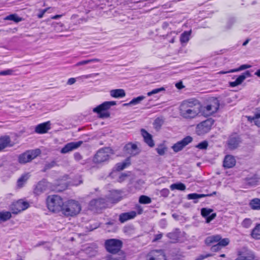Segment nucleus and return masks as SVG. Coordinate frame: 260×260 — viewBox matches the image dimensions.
Wrapping results in <instances>:
<instances>
[{"label":"nucleus","mask_w":260,"mask_h":260,"mask_svg":"<svg viewBox=\"0 0 260 260\" xmlns=\"http://www.w3.org/2000/svg\"><path fill=\"white\" fill-rule=\"evenodd\" d=\"M81 207L78 201L69 200L64 203L61 212L66 216H74L81 211Z\"/></svg>","instance_id":"nucleus-1"},{"label":"nucleus","mask_w":260,"mask_h":260,"mask_svg":"<svg viewBox=\"0 0 260 260\" xmlns=\"http://www.w3.org/2000/svg\"><path fill=\"white\" fill-rule=\"evenodd\" d=\"M48 209L53 212L61 211L64 203L60 197L57 195L48 196L46 200Z\"/></svg>","instance_id":"nucleus-2"},{"label":"nucleus","mask_w":260,"mask_h":260,"mask_svg":"<svg viewBox=\"0 0 260 260\" xmlns=\"http://www.w3.org/2000/svg\"><path fill=\"white\" fill-rule=\"evenodd\" d=\"M116 104V102L115 101H106L93 108V112L98 114L101 118H109L110 114L106 111Z\"/></svg>","instance_id":"nucleus-3"},{"label":"nucleus","mask_w":260,"mask_h":260,"mask_svg":"<svg viewBox=\"0 0 260 260\" xmlns=\"http://www.w3.org/2000/svg\"><path fill=\"white\" fill-rule=\"evenodd\" d=\"M122 245V241L117 239H109L105 241V247L106 250L112 254H116L119 252Z\"/></svg>","instance_id":"nucleus-4"},{"label":"nucleus","mask_w":260,"mask_h":260,"mask_svg":"<svg viewBox=\"0 0 260 260\" xmlns=\"http://www.w3.org/2000/svg\"><path fill=\"white\" fill-rule=\"evenodd\" d=\"M113 154V150L109 147L100 149L95 154L93 161L96 164H101L109 160L110 156Z\"/></svg>","instance_id":"nucleus-5"},{"label":"nucleus","mask_w":260,"mask_h":260,"mask_svg":"<svg viewBox=\"0 0 260 260\" xmlns=\"http://www.w3.org/2000/svg\"><path fill=\"white\" fill-rule=\"evenodd\" d=\"M40 153L41 151L39 149L26 151L19 155L18 161L21 164H25L35 158Z\"/></svg>","instance_id":"nucleus-6"},{"label":"nucleus","mask_w":260,"mask_h":260,"mask_svg":"<svg viewBox=\"0 0 260 260\" xmlns=\"http://www.w3.org/2000/svg\"><path fill=\"white\" fill-rule=\"evenodd\" d=\"M214 122V120L210 118L198 124L196 129L197 134L200 136L209 132Z\"/></svg>","instance_id":"nucleus-7"},{"label":"nucleus","mask_w":260,"mask_h":260,"mask_svg":"<svg viewBox=\"0 0 260 260\" xmlns=\"http://www.w3.org/2000/svg\"><path fill=\"white\" fill-rule=\"evenodd\" d=\"M107 200L105 198H99L92 200L89 203V208L91 210L98 211L107 207Z\"/></svg>","instance_id":"nucleus-8"},{"label":"nucleus","mask_w":260,"mask_h":260,"mask_svg":"<svg viewBox=\"0 0 260 260\" xmlns=\"http://www.w3.org/2000/svg\"><path fill=\"white\" fill-rule=\"evenodd\" d=\"M219 107V104L218 101L215 100L212 104L207 105L206 106H201V112L205 116H210L217 112Z\"/></svg>","instance_id":"nucleus-9"},{"label":"nucleus","mask_w":260,"mask_h":260,"mask_svg":"<svg viewBox=\"0 0 260 260\" xmlns=\"http://www.w3.org/2000/svg\"><path fill=\"white\" fill-rule=\"evenodd\" d=\"M181 105L189 109H193V111H196L197 112H201V105L199 101L195 99H190L183 101Z\"/></svg>","instance_id":"nucleus-10"},{"label":"nucleus","mask_w":260,"mask_h":260,"mask_svg":"<svg viewBox=\"0 0 260 260\" xmlns=\"http://www.w3.org/2000/svg\"><path fill=\"white\" fill-rule=\"evenodd\" d=\"M192 141L193 138L190 136H187L181 141H178L174 144L172 146V148L175 152H178L182 150L185 146L190 143Z\"/></svg>","instance_id":"nucleus-11"},{"label":"nucleus","mask_w":260,"mask_h":260,"mask_svg":"<svg viewBox=\"0 0 260 260\" xmlns=\"http://www.w3.org/2000/svg\"><path fill=\"white\" fill-rule=\"evenodd\" d=\"M238 257L235 260H254L255 256L253 252L243 248L237 252Z\"/></svg>","instance_id":"nucleus-12"},{"label":"nucleus","mask_w":260,"mask_h":260,"mask_svg":"<svg viewBox=\"0 0 260 260\" xmlns=\"http://www.w3.org/2000/svg\"><path fill=\"white\" fill-rule=\"evenodd\" d=\"M29 206L28 202L19 200L12 204V210L13 213L18 214L20 212L26 210Z\"/></svg>","instance_id":"nucleus-13"},{"label":"nucleus","mask_w":260,"mask_h":260,"mask_svg":"<svg viewBox=\"0 0 260 260\" xmlns=\"http://www.w3.org/2000/svg\"><path fill=\"white\" fill-rule=\"evenodd\" d=\"M180 115L185 119H193L195 118L200 113L189 109L186 107L180 105L179 107Z\"/></svg>","instance_id":"nucleus-14"},{"label":"nucleus","mask_w":260,"mask_h":260,"mask_svg":"<svg viewBox=\"0 0 260 260\" xmlns=\"http://www.w3.org/2000/svg\"><path fill=\"white\" fill-rule=\"evenodd\" d=\"M241 142L240 136L237 134L231 135L228 141V147L230 149L234 150L237 148Z\"/></svg>","instance_id":"nucleus-15"},{"label":"nucleus","mask_w":260,"mask_h":260,"mask_svg":"<svg viewBox=\"0 0 260 260\" xmlns=\"http://www.w3.org/2000/svg\"><path fill=\"white\" fill-rule=\"evenodd\" d=\"M48 187V183L45 179L39 181L34 189V193L39 196L46 191Z\"/></svg>","instance_id":"nucleus-16"},{"label":"nucleus","mask_w":260,"mask_h":260,"mask_svg":"<svg viewBox=\"0 0 260 260\" xmlns=\"http://www.w3.org/2000/svg\"><path fill=\"white\" fill-rule=\"evenodd\" d=\"M123 151L125 153L128 154L132 156H135L140 152V150L137 145L132 143L126 144L123 148Z\"/></svg>","instance_id":"nucleus-17"},{"label":"nucleus","mask_w":260,"mask_h":260,"mask_svg":"<svg viewBox=\"0 0 260 260\" xmlns=\"http://www.w3.org/2000/svg\"><path fill=\"white\" fill-rule=\"evenodd\" d=\"M82 143L83 141H82L68 143L61 149L60 152L62 154L67 153L78 148Z\"/></svg>","instance_id":"nucleus-18"},{"label":"nucleus","mask_w":260,"mask_h":260,"mask_svg":"<svg viewBox=\"0 0 260 260\" xmlns=\"http://www.w3.org/2000/svg\"><path fill=\"white\" fill-rule=\"evenodd\" d=\"M213 211V210L210 208H203L201 209V215L206 218V222L207 223L210 222L216 217V214L215 213L210 214Z\"/></svg>","instance_id":"nucleus-19"},{"label":"nucleus","mask_w":260,"mask_h":260,"mask_svg":"<svg viewBox=\"0 0 260 260\" xmlns=\"http://www.w3.org/2000/svg\"><path fill=\"white\" fill-rule=\"evenodd\" d=\"M250 77H251L250 72L249 71H246L240 75L235 81L230 82L229 83L230 86L232 87H236L241 84L246 78Z\"/></svg>","instance_id":"nucleus-20"},{"label":"nucleus","mask_w":260,"mask_h":260,"mask_svg":"<svg viewBox=\"0 0 260 260\" xmlns=\"http://www.w3.org/2000/svg\"><path fill=\"white\" fill-rule=\"evenodd\" d=\"M149 257L148 260H166L165 255L162 250L152 251Z\"/></svg>","instance_id":"nucleus-21"},{"label":"nucleus","mask_w":260,"mask_h":260,"mask_svg":"<svg viewBox=\"0 0 260 260\" xmlns=\"http://www.w3.org/2000/svg\"><path fill=\"white\" fill-rule=\"evenodd\" d=\"M137 213L135 211L122 213L119 216V220L121 223H124L128 220L134 219Z\"/></svg>","instance_id":"nucleus-22"},{"label":"nucleus","mask_w":260,"mask_h":260,"mask_svg":"<svg viewBox=\"0 0 260 260\" xmlns=\"http://www.w3.org/2000/svg\"><path fill=\"white\" fill-rule=\"evenodd\" d=\"M50 122L47 121L38 124L35 128V132L38 134H45L50 129Z\"/></svg>","instance_id":"nucleus-23"},{"label":"nucleus","mask_w":260,"mask_h":260,"mask_svg":"<svg viewBox=\"0 0 260 260\" xmlns=\"http://www.w3.org/2000/svg\"><path fill=\"white\" fill-rule=\"evenodd\" d=\"M141 134L144 138V142L150 147L154 146V142L152 139V136L145 129H141Z\"/></svg>","instance_id":"nucleus-24"},{"label":"nucleus","mask_w":260,"mask_h":260,"mask_svg":"<svg viewBox=\"0 0 260 260\" xmlns=\"http://www.w3.org/2000/svg\"><path fill=\"white\" fill-rule=\"evenodd\" d=\"M236 162V159L233 156L227 155L224 157L223 166L227 169L232 168L235 166Z\"/></svg>","instance_id":"nucleus-25"},{"label":"nucleus","mask_w":260,"mask_h":260,"mask_svg":"<svg viewBox=\"0 0 260 260\" xmlns=\"http://www.w3.org/2000/svg\"><path fill=\"white\" fill-rule=\"evenodd\" d=\"M221 240V236L219 235H212L207 237L205 240V243L207 245H210L214 243L218 242Z\"/></svg>","instance_id":"nucleus-26"},{"label":"nucleus","mask_w":260,"mask_h":260,"mask_svg":"<svg viewBox=\"0 0 260 260\" xmlns=\"http://www.w3.org/2000/svg\"><path fill=\"white\" fill-rule=\"evenodd\" d=\"M180 231L179 229H175V231L167 234V237L170 239L172 243H176L178 241L179 237Z\"/></svg>","instance_id":"nucleus-27"},{"label":"nucleus","mask_w":260,"mask_h":260,"mask_svg":"<svg viewBox=\"0 0 260 260\" xmlns=\"http://www.w3.org/2000/svg\"><path fill=\"white\" fill-rule=\"evenodd\" d=\"M110 95L115 98H122L125 96V92L123 89H113L110 91Z\"/></svg>","instance_id":"nucleus-28"},{"label":"nucleus","mask_w":260,"mask_h":260,"mask_svg":"<svg viewBox=\"0 0 260 260\" xmlns=\"http://www.w3.org/2000/svg\"><path fill=\"white\" fill-rule=\"evenodd\" d=\"M131 165V158L129 157H127L124 161L117 163L116 165V170L118 171L123 170Z\"/></svg>","instance_id":"nucleus-29"},{"label":"nucleus","mask_w":260,"mask_h":260,"mask_svg":"<svg viewBox=\"0 0 260 260\" xmlns=\"http://www.w3.org/2000/svg\"><path fill=\"white\" fill-rule=\"evenodd\" d=\"M248 119L249 121H254L255 125L260 127V108L258 109L256 113L254 114V116L253 117L249 116L248 117Z\"/></svg>","instance_id":"nucleus-30"},{"label":"nucleus","mask_w":260,"mask_h":260,"mask_svg":"<svg viewBox=\"0 0 260 260\" xmlns=\"http://www.w3.org/2000/svg\"><path fill=\"white\" fill-rule=\"evenodd\" d=\"M10 142L9 136H5L0 138V151L7 147Z\"/></svg>","instance_id":"nucleus-31"},{"label":"nucleus","mask_w":260,"mask_h":260,"mask_svg":"<svg viewBox=\"0 0 260 260\" xmlns=\"http://www.w3.org/2000/svg\"><path fill=\"white\" fill-rule=\"evenodd\" d=\"M191 32V30L185 31L181 35L180 37V41L182 44L186 43L189 41Z\"/></svg>","instance_id":"nucleus-32"},{"label":"nucleus","mask_w":260,"mask_h":260,"mask_svg":"<svg viewBox=\"0 0 260 260\" xmlns=\"http://www.w3.org/2000/svg\"><path fill=\"white\" fill-rule=\"evenodd\" d=\"M249 206L253 210H260V199L255 198L251 200Z\"/></svg>","instance_id":"nucleus-33"},{"label":"nucleus","mask_w":260,"mask_h":260,"mask_svg":"<svg viewBox=\"0 0 260 260\" xmlns=\"http://www.w3.org/2000/svg\"><path fill=\"white\" fill-rule=\"evenodd\" d=\"M11 217V213L9 211L0 212V223L8 220Z\"/></svg>","instance_id":"nucleus-34"},{"label":"nucleus","mask_w":260,"mask_h":260,"mask_svg":"<svg viewBox=\"0 0 260 260\" xmlns=\"http://www.w3.org/2000/svg\"><path fill=\"white\" fill-rule=\"evenodd\" d=\"M170 188L172 190L177 189L178 190L183 191L185 190L186 186L184 184L179 182L171 184Z\"/></svg>","instance_id":"nucleus-35"},{"label":"nucleus","mask_w":260,"mask_h":260,"mask_svg":"<svg viewBox=\"0 0 260 260\" xmlns=\"http://www.w3.org/2000/svg\"><path fill=\"white\" fill-rule=\"evenodd\" d=\"M6 20H11L15 22L18 23L22 20V18L18 16L17 14H12L7 16L5 19Z\"/></svg>","instance_id":"nucleus-36"},{"label":"nucleus","mask_w":260,"mask_h":260,"mask_svg":"<svg viewBox=\"0 0 260 260\" xmlns=\"http://www.w3.org/2000/svg\"><path fill=\"white\" fill-rule=\"evenodd\" d=\"M28 177L27 175H22L17 180V185L19 188H22L26 182Z\"/></svg>","instance_id":"nucleus-37"},{"label":"nucleus","mask_w":260,"mask_h":260,"mask_svg":"<svg viewBox=\"0 0 260 260\" xmlns=\"http://www.w3.org/2000/svg\"><path fill=\"white\" fill-rule=\"evenodd\" d=\"M251 235L253 238L260 239V224L256 225L252 230Z\"/></svg>","instance_id":"nucleus-38"},{"label":"nucleus","mask_w":260,"mask_h":260,"mask_svg":"<svg viewBox=\"0 0 260 260\" xmlns=\"http://www.w3.org/2000/svg\"><path fill=\"white\" fill-rule=\"evenodd\" d=\"M101 60L98 58H92L90 59H87L85 60H82L81 61H79L77 63L76 66H79L82 65L86 64L89 63L91 62H101Z\"/></svg>","instance_id":"nucleus-39"},{"label":"nucleus","mask_w":260,"mask_h":260,"mask_svg":"<svg viewBox=\"0 0 260 260\" xmlns=\"http://www.w3.org/2000/svg\"><path fill=\"white\" fill-rule=\"evenodd\" d=\"M251 66L249 64H242L238 68L232 69L228 72H223V73H234V72H239L247 69H249L251 68Z\"/></svg>","instance_id":"nucleus-40"},{"label":"nucleus","mask_w":260,"mask_h":260,"mask_svg":"<svg viewBox=\"0 0 260 260\" xmlns=\"http://www.w3.org/2000/svg\"><path fill=\"white\" fill-rule=\"evenodd\" d=\"M139 202L140 204H148L151 202V199L148 196L142 195L139 198Z\"/></svg>","instance_id":"nucleus-41"},{"label":"nucleus","mask_w":260,"mask_h":260,"mask_svg":"<svg viewBox=\"0 0 260 260\" xmlns=\"http://www.w3.org/2000/svg\"><path fill=\"white\" fill-rule=\"evenodd\" d=\"M206 197L205 194H198L196 193H190L187 195L188 200H197L203 197Z\"/></svg>","instance_id":"nucleus-42"},{"label":"nucleus","mask_w":260,"mask_h":260,"mask_svg":"<svg viewBox=\"0 0 260 260\" xmlns=\"http://www.w3.org/2000/svg\"><path fill=\"white\" fill-rule=\"evenodd\" d=\"M145 98V96L143 95L139 96L137 98H134L131 101V104L132 105H135L139 104L142 100Z\"/></svg>","instance_id":"nucleus-43"},{"label":"nucleus","mask_w":260,"mask_h":260,"mask_svg":"<svg viewBox=\"0 0 260 260\" xmlns=\"http://www.w3.org/2000/svg\"><path fill=\"white\" fill-rule=\"evenodd\" d=\"M208 146V142L206 141H204L199 143L198 145H196L195 147L199 148V149L204 150L207 148Z\"/></svg>","instance_id":"nucleus-44"},{"label":"nucleus","mask_w":260,"mask_h":260,"mask_svg":"<svg viewBox=\"0 0 260 260\" xmlns=\"http://www.w3.org/2000/svg\"><path fill=\"white\" fill-rule=\"evenodd\" d=\"M165 91V88L163 87H161L160 88H155V89H153L151 91L148 92L147 94L148 96H151L153 94H155L158 93L161 91Z\"/></svg>","instance_id":"nucleus-45"},{"label":"nucleus","mask_w":260,"mask_h":260,"mask_svg":"<svg viewBox=\"0 0 260 260\" xmlns=\"http://www.w3.org/2000/svg\"><path fill=\"white\" fill-rule=\"evenodd\" d=\"M217 243L218 244V245H219V246L221 247H225L229 245V244L230 243V240L229 238L222 239L221 238V240H220V241H218Z\"/></svg>","instance_id":"nucleus-46"},{"label":"nucleus","mask_w":260,"mask_h":260,"mask_svg":"<svg viewBox=\"0 0 260 260\" xmlns=\"http://www.w3.org/2000/svg\"><path fill=\"white\" fill-rule=\"evenodd\" d=\"M113 193H116L118 195V196L116 197V198H113L112 197H110L111 200H112L114 202L116 203L121 200V198L120 196V193L119 191L114 190L112 191V192L111 193V196L113 194Z\"/></svg>","instance_id":"nucleus-47"},{"label":"nucleus","mask_w":260,"mask_h":260,"mask_svg":"<svg viewBox=\"0 0 260 260\" xmlns=\"http://www.w3.org/2000/svg\"><path fill=\"white\" fill-rule=\"evenodd\" d=\"M14 71L12 69H8L7 70L2 71L0 72V76H6L12 75Z\"/></svg>","instance_id":"nucleus-48"},{"label":"nucleus","mask_w":260,"mask_h":260,"mask_svg":"<svg viewBox=\"0 0 260 260\" xmlns=\"http://www.w3.org/2000/svg\"><path fill=\"white\" fill-rule=\"evenodd\" d=\"M157 153L160 155H163L165 154L166 151V148L160 146L156 149Z\"/></svg>","instance_id":"nucleus-49"},{"label":"nucleus","mask_w":260,"mask_h":260,"mask_svg":"<svg viewBox=\"0 0 260 260\" xmlns=\"http://www.w3.org/2000/svg\"><path fill=\"white\" fill-rule=\"evenodd\" d=\"M243 227H245L246 228H248L249 227L250 225L251 224V220L249 219L246 218L245 219L242 223Z\"/></svg>","instance_id":"nucleus-50"},{"label":"nucleus","mask_w":260,"mask_h":260,"mask_svg":"<svg viewBox=\"0 0 260 260\" xmlns=\"http://www.w3.org/2000/svg\"><path fill=\"white\" fill-rule=\"evenodd\" d=\"M221 247L218 245V244H216L215 245H213L211 247V250L213 252H217L221 249Z\"/></svg>","instance_id":"nucleus-51"},{"label":"nucleus","mask_w":260,"mask_h":260,"mask_svg":"<svg viewBox=\"0 0 260 260\" xmlns=\"http://www.w3.org/2000/svg\"><path fill=\"white\" fill-rule=\"evenodd\" d=\"M161 195L163 197H167L170 194V191L167 188H164L160 191Z\"/></svg>","instance_id":"nucleus-52"},{"label":"nucleus","mask_w":260,"mask_h":260,"mask_svg":"<svg viewBox=\"0 0 260 260\" xmlns=\"http://www.w3.org/2000/svg\"><path fill=\"white\" fill-rule=\"evenodd\" d=\"M109 260H125V256L123 255L115 256Z\"/></svg>","instance_id":"nucleus-53"},{"label":"nucleus","mask_w":260,"mask_h":260,"mask_svg":"<svg viewBox=\"0 0 260 260\" xmlns=\"http://www.w3.org/2000/svg\"><path fill=\"white\" fill-rule=\"evenodd\" d=\"M74 157L77 161H79L82 159V156L79 152H76L74 154Z\"/></svg>","instance_id":"nucleus-54"},{"label":"nucleus","mask_w":260,"mask_h":260,"mask_svg":"<svg viewBox=\"0 0 260 260\" xmlns=\"http://www.w3.org/2000/svg\"><path fill=\"white\" fill-rule=\"evenodd\" d=\"M212 255L211 254H201L198 256L197 260H203L208 257L211 256Z\"/></svg>","instance_id":"nucleus-55"},{"label":"nucleus","mask_w":260,"mask_h":260,"mask_svg":"<svg viewBox=\"0 0 260 260\" xmlns=\"http://www.w3.org/2000/svg\"><path fill=\"white\" fill-rule=\"evenodd\" d=\"M56 165V162L54 161L48 163L45 165V168L46 169H49L52 167H53Z\"/></svg>","instance_id":"nucleus-56"},{"label":"nucleus","mask_w":260,"mask_h":260,"mask_svg":"<svg viewBox=\"0 0 260 260\" xmlns=\"http://www.w3.org/2000/svg\"><path fill=\"white\" fill-rule=\"evenodd\" d=\"M154 236H155V238H154V239L153 240V242H155V241H158V240L161 239L162 237V233H159V234H157L156 235H155Z\"/></svg>","instance_id":"nucleus-57"},{"label":"nucleus","mask_w":260,"mask_h":260,"mask_svg":"<svg viewBox=\"0 0 260 260\" xmlns=\"http://www.w3.org/2000/svg\"><path fill=\"white\" fill-rule=\"evenodd\" d=\"M175 86L179 89H181L184 87L183 85L182 82L181 81H180L176 83Z\"/></svg>","instance_id":"nucleus-58"},{"label":"nucleus","mask_w":260,"mask_h":260,"mask_svg":"<svg viewBox=\"0 0 260 260\" xmlns=\"http://www.w3.org/2000/svg\"><path fill=\"white\" fill-rule=\"evenodd\" d=\"M76 82V79L74 78H70L68 82H67V83L69 85H72L74 83H75Z\"/></svg>","instance_id":"nucleus-59"},{"label":"nucleus","mask_w":260,"mask_h":260,"mask_svg":"<svg viewBox=\"0 0 260 260\" xmlns=\"http://www.w3.org/2000/svg\"><path fill=\"white\" fill-rule=\"evenodd\" d=\"M47 11V9H44L41 12L38 14V16L39 18H41L42 17H43L44 14H45V13H46Z\"/></svg>","instance_id":"nucleus-60"},{"label":"nucleus","mask_w":260,"mask_h":260,"mask_svg":"<svg viewBox=\"0 0 260 260\" xmlns=\"http://www.w3.org/2000/svg\"><path fill=\"white\" fill-rule=\"evenodd\" d=\"M160 225H161V227H162V228H165L166 226L167 221H166V219H162L160 221Z\"/></svg>","instance_id":"nucleus-61"},{"label":"nucleus","mask_w":260,"mask_h":260,"mask_svg":"<svg viewBox=\"0 0 260 260\" xmlns=\"http://www.w3.org/2000/svg\"><path fill=\"white\" fill-rule=\"evenodd\" d=\"M126 176H127V175H126V174H124V173H122V174L120 175V176L119 177V180H120V181H122V180L124 179V178L125 177H126Z\"/></svg>","instance_id":"nucleus-62"},{"label":"nucleus","mask_w":260,"mask_h":260,"mask_svg":"<svg viewBox=\"0 0 260 260\" xmlns=\"http://www.w3.org/2000/svg\"><path fill=\"white\" fill-rule=\"evenodd\" d=\"M143 212V209L139 206L138 207V214H141Z\"/></svg>","instance_id":"nucleus-63"},{"label":"nucleus","mask_w":260,"mask_h":260,"mask_svg":"<svg viewBox=\"0 0 260 260\" xmlns=\"http://www.w3.org/2000/svg\"><path fill=\"white\" fill-rule=\"evenodd\" d=\"M254 75L260 78V69L257 70L254 73Z\"/></svg>","instance_id":"nucleus-64"}]
</instances>
